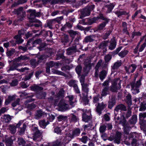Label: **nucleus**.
Listing matches in <instances>:
<instances>
[{"instance_id":"32","label":"nucleus","mask_w":146,"mask_h":146,"mask_svg":"<svg viewBox=\"0 0 146 146\" xmlns=\"http://www.w3.org/2000/svg\"><path fill=\"white\" fill-rule=\"evenodd\" d=\"M85 2V0L83 1V3L82 1L79 0H76V2L74 3V6H75L77 8L80 5H82V3H86Z\"/></svg>"},{"instance_id":"2","label":"nucleus","mask_w":146,"mask_h":146,"mask_svg":"<svg viewBox=\"0 0 146 146\" xmlns=\"http://www.w3.org/2000/svg\"><path fill=\"white\" fill-rule=\"evenodd\" d=\"M64 91L63 89H61L59 91L58 93L56 96L55 98H49V101L50 102L51 101L52 102H54V104H56V102L58 101V100L64 97Z\"/></svg>"},{"instance_id":"58","label":"nucleus","mask_w":146,"mask_h":146,"mask_svg":"<svg viewBox=\"0 0 146 146\" xmlns=\"http://www.w3.org/2000/svg\"><path fill=\"white\" fill-rule=\"evenodd\" d=\"M21 86L23 88H26L29 86V84H27L24 82H22L20 83Z\"/></svg>"},{"instance_id":"16","label":"nucleus","mask_w":146,"mask_h":146,"mask_svg":"<svg viewBox=\"0 0 146 146\" xmlns=\"http://www.w3.org/2000/svg\"><path fill=\"white\" fill-rule=\"evenodd\" d=\"M96 36L93 35L86 37L84 39V42L86 43L93 42L95 39Z\"/></svg>"},{"instance_id":"11","label":"nucleus","mask_w":146,"mask_h":146,"mask_svg":"<svg viewBox=\"0 0 146 146\" xmlns=\"http://www.w3.org/2000/svg\"><path fill=\"white\" fill-rule=\"evenodd\" d=\"M15 140V136H11L8 138H6L5 139L6 145L7 146H11L13 144V141Z\"/></svg>"},{"instance_id":"3","label":"nucleus","mask_w":146,"mask_h":146,"mask_svg":"<svg viewBox=\"0 0 146 146\" xmlns=\"http://www.w3.org/2000/svg\"><path fill=\"white\" fill-rule=\"evenodd\" d=\"M32 130L35 133L33 137V140L35 141H40L42 139L41 133L38 129L37 127H33Z\"/></svg>"},{"instance_id":"40","label":"nucleus","mask_w":146,"mask_h":146,"mask_svg":"<svg viewBox=\"0 0 146 146\" xmlns=\"http://www.w3.org/2000/svg\"><path fill=\"white\" fill-rule=\"evenodd\" d=\"M121 61H117L114 64L112 68L113 70L117 69L119 67L121 66Z\"/></svg>"},{"instance_id":"6","label":"nucleus","mask_w":146,"mask_h":146,"mask_svg":"<svg viewBox=\"0 0 146 146\" xmlns=\"http://www.w3.org/2000/svg\"><path fill=\"white\" fill-rule=\"evenodd\" d=\"M23 122V121L21 120L16 125H9L8 127V129L11 133L12 134H15L16 131V128L19 127Z\"/></svg>"},{"instance_id":"30","label":"nucleus","mask_w":146,"mask_h":146,"mask_svg":"<svg viewBox=\"0 0 146 146\" xmlns=\"http://www.w3.org/2000/svg\"><path fill=\"white\" fill-rule=\"evenodd\" d=\"M68 32L70 36L72 38H74L75 36L76 35H78V36L79 35L78 33L77 32L74 31L72 30H70L68 31Z\"/></svg>"},{"instance_id":"63","label":"nucleus","mask_w":146,"mask_h":146,"mask_svg":"<svg viewBox=\"0 0 146 146\" xmlns=\"http://www.w3.org/2000/svg\"><path fill=\"white\" fill-rule=\"evenodd\" d=\"M111 33V30H109L103 36V38L104 39H106L107 38L108 36L110 35Z\"/></svg>"},{"instance_id":"59","label":"nucleus","mask_w":146,"mask_h":146,"mask_svg":"<svg viewBox=\"0 0 146 146\" xmlns=\"http://www.w3.org/2000/svg\"><path fill=\"white\" fill-rule=\"evenodd\" d=\"M100 96L98 95L96 96H94L93 98V102L94 103H97L99 101V98Z\"/></svg>"},{"instance_id":"5","label":"nucleus","mask_w":146,"mask_h":146,"mask_svg":"<svg viewBox=\"0 0 146 146\" xmlns=\"http://www.w3.org/2000/svg\"><path fill=\"white\" fill-rule=\"evenodd\" d=\"M100 18L105 21L99 25L98 26L97 30H101L103 29L109 21L108 19L105 17L102 14H100Z\"/></svg>"},{"instance_id":"46","label":"nucleus","mask_w":146,"mask_h":146,"mask_svg":"<svg viewBox=\"0 0 146 146\" xmlns=\"http://www.w3.org/2000/svg\"><path fill=\"white\" fill-rule=\"evenodd\" d=\"M106 126L105 125H102L100 126L99 131L101 133H103L106 130Z\"/></svg>"},{"instance_id":"20","label":"nucleus","mask_w":146,"mask_h":146,"mask_svg":"<svg viewBox=\"0 0 146 146\" xmlns=\"http://www.w3.org/2000/svg\"><path fill=\"white\" fill-rule=\"evenodd\" d=\"M80 133V130L79 129L76 128L72 131V135L70 136L71 138H73L74 137L78 136Z\"/></svg>"},{"instance_id":"44","label":"nucleus","mask_w":146,"mask_h":146,"mask_svg":"<svg viewBox=\"0 0 146 146\" xmlns=\"http://www.w3.org/2000/svg\"><path fill=\"white\" fill-rule=\"evenodd\" d=\"M109 89L107 87H105L102 90V96H105L107 95L108 93Z\"/></svg>"},{"instance_id":"56","label":"nucleus","mask_w":146,"mask_h":146,"mask_svg":"<svg viewBox=\"0 0 146 146\" xmlns=\"http://www.w3.org/2000/svg\"><path fill=\"white\" fill-rule=\"evenodd\" d=\"M56 65V64L52 61H50L47 63V65L50 68Z\"/></svg>"},{"instance_id":"8","label":"nucleus","mask_w":146,"mask_h":146,"mask_svg":"<svg viewBox=\"0 0 146 146\" xmlns=\"http://www.w3.org/2000/svg\"><path fill=\"white\" fill-rule=\"evenodd\" d=\"M106 106L107 105L103 102L98 103L96 106V111L99 115H100L102 114V111L104 109Z\"/></svg>"},{"instance_id":"45","label":"nucleus","mask_w":146,"mask_h":146,"mask_svg":"<svg viewBox=\"0 0 146 146\" xmlns=\"http://www.w3.org/2000/svg\"><path fill=\"white\" fill-rule=\"evenodd\" d=\"M128 51L127 50H122L119 54V55L121 57H124L128 53Z\"/></svg>"},{"instance_id":"39","label":"nucleus","mask_w":146,"mask_h":146,"mask_svg":"<svg viewBox=\"0 0 146 146\" xmlns=\"http://www.w3.org/2000/svg\"><path fill=\"white\" fill-rule=\"evenodd\" d=\"M72 27V24L69 23H66V24L64 25L61 28V31H64L65 29H66V28H70Z\"/></svg>"},{"instance_id":"23","label":"nucleus","mask_w":146,"mask_h":146,"mask_svg":"<svg viewBox=\"0 0 146 146\" xmlns=\"http://www.w3.org/2000/svg\"><path fill=\"white\" fill-rule=\"evenodd\" d=\"M91 119V117L90 115H88L85 113H84L82 115V120L85 122H87Z\"/></svg>"},{"instance_id":"50","label":"nucleus","mask_w":146,"mask_h":146,"mask_svg":"<svg viewBox=\"0 0 146 146\" xmlns=\"http://www.w3.org/2000/svg\"><path fill=\"white\" fill-rule=\"evenodd\" d=\"M63 19V17L61 16L53 19V20L54 21L55 23H57L59 24H60L61 23V21Z\"/></svg>"},{"instance_id":"35","label":"nucleus","mask_w":146,"mask_h":146,"mask_svg":"<svg viewBox=\"0 0 146 146\" xmlns=\"http://www.w3.org/2000/svg\"><path fill=\"white\" fill-rule=\"evenodd\" d=\"M68 85L70 87H73V88L77 86V81L74 80H71L69 81Z\"/></svg>"},{"instance_id":"15","label":"nucleus","mask_w":146,"mask_h":146,"mask_svg":"<svg viewBox=\"0 0 146 146\" xmlns=\"http://www.w3.org/2000/svg\"><path fill=\"white\" fill-rule=\"evenodd\" d=\"M11 119V117L9 115H5L1 117V120L4 123H8L10 122Z\"/></svg>"},{"instance_id":"51","label":"nucleus","mask_w":146,"mask_h":146,"mask_svg":"<svg viewBox=\"0 0 146 146\" xmlns=\"http://www.w3.org/2000/svg\"><path fill=\"white\" fill-rule=\"evenodd\" d=\"M18 142L19 145H21L23 146H25V142L22 138H19Z\"/></svg>"},{"instance_id":"26","label":"nucleus","mask_w":146,"mask_h":146,"mask_svg":"<svg viewBox=\"0 0 146 146\" xmlns=\"http://www.w3.org/2000/svg\"><path fill=\"white\" fill-rule=\"evenodd\" d=\"M44 113L41 110L37 111L35 115V116L36 119H39L40 117H42Z\"/></svg>"},{"instance_id":"52","label":"nucleus","mask_w":146,"mask_h":146,"mask_svg":"<svg viewBox=\"0 0 146 146\" xmlns=\"http://www.w3.org/2000/svg\"><path fill=\"white\" fill-rule=\"evenodd\" d=\"M92 125V123H90L87 125H84V130H89L91 129Z\"/></svg>"},{"instance_id":"17","label":"nucleus","mask_w":146,"mask_h":146,"mask_svg":"<svg viewBox=\"0 0 146 146\" xmlns=\"http://www.w3.org/2000/svg\"><path fill=\"white\" fill-rule=\"evenodd\" d=\"M109 41L108 40L104 41L102 42L99 45L98 47L100 48L106 50V47L108 45Z\"/></svg>"},{"instance_id":"48","label":"nucleus","mask_w":146,"mask_h":146,"mask_svg":"<svg viewBox=\"0 0 146 146\" xmlns=\"http://www.w3.org/2000/svg\"><path fill=\"white\" fill-rule=\"evenodd\" d=\"M88 139V137L86 136H83L80 139V141L84 143H86Z\"/></svg>"},{"instance_id":"42","label":"nucleus","mask_w":146,"mask_h":146,"mask_svg":"<svg viewBox=\"0 0 146 146\" xmlns=\"http://www.w3.org/2000/svg\"><path fill=\"white\" fill-rule=\"evenodd\" d=\"M99 19H100V17L99 18H93L91 19H89L88 24L90 25H91L92 23L96 22Z\"/></svg>"},{"instance_id":"54","label":"nucleus","mask_w":146,"mask_h":146,"mask_svg":"<svg viewBox=\"0 0 146 146\" xmlns=\"http://www.w3.org/2000/svg\"><path fill=\"white\" fill-rule=\"evenodd\" d=\"M54 23H55L53 19L50 20L47 22V25L51 29L52 28V24Z\"/></svg>"},{"instance_id":"38","label":"nucleus","mask_w":146,"mask_h":146,"mask_svg":"<svg viewBox=\"0 0 146 146\" xmlns=\"http://www.w3.org/2000/svg\"><path fill=\"white\" fill-rule=\"evenodd\" d=\"M146 103L145 102L141 103L139 110L140 111H143L146 110Z\"/></svg>"},{"instance_id":"18","label":"nucleus","mask_w":146,"mask_h":146,"mask_svg":"<svg viewBox=\"0 0 146 146\" xmlns=\"http://www.w3.org/2000/svg\"><path fill=\"white\" fill-rule=\"evenodd\" d=\"M40 126L43 128H45L46 125L49 124L48 121H46L45 120H40L38 122Z\"/></svg>"},{"instance_id":"37","label":"nucleus","mask_w":146,"mask_h":146,"mask_svg":"<svg viewBox=\"0 0 146 146\" xmlns=\"http://www.w3.org/2000/svg\"><path fill=\"white\" fill-rule=\"evenodd\" d=\"M137 120V116L136 115H134L130 120V122L131 124H135L136 123Z\"/></svg>"},{"instance_id":"12","label":"nucleus","mask_w":146,"mask_h":146,"mask_svg":"<svg viewBox=\"0 0 146 146\" xmlns=\"http://www.w3.org/2000/svg\"><path fill=\"white\" fill-rule=\"evenodd\" d=\"M90 14V10L88 9L87 8H85L81 11V15L80 18V19H82L85 16H89Z\"/></svg>"},{"instance_id":"47","label":"nucleus","mask_w":146,"mask_h":146,"mask_svg":"<svg viewBox=\"0 0 146 146\" xmlns=\"http://www.w3.org/2000/svg\"><path fill=\"white\" fill-rule=\"evenodd\" d=\"M114 7V5L113 3H111L110 5L107 6L108 10L107 11L108 13L110 12L113 9Z\"/></svg>"},{"instance_id":"10","label":"nucleus","mask_w":146,"mask_h":146,"mask_svg":"<svg viewBox=\"0 0 146 146\" xmlns=\"http://www.w3.org/2000/svg\"><path fill=\"white\" fill-rule=\"evenodd\" d=\"M63 143L60 139H57L56 140L53 142L52 144L50 145L48 144L45 146H62ZM40 146H43V145H41Z\"/></svg>"},{"instance_id":"36","label":"nucleus","mask_w":146,"mask_h":146,"mask_svg":"<svg viewBox=\"0 0 146 146\" xmlns=\"http://www.w3.org/2000/svg\"><path fill=\"white\" fill-rule=\"evenodd\" d=\"M126 102L129 105H131L132 104L131 96L130 94H128L126 97Z\"/></svg>"},{"instance_id":"29","label":"nucleus","mask_w":146,"mask_h":146,"mask_svg":"<svg viewBox=\"0 0 146 146\" xmlns=\"http://www.w3.org/2000/svg\"><path fill=\"white\" fill-rule=\"evenodd\" d=\"M26 125L25 123H24L23 125V126L21 127L20 130L19 131V134L20 135H21L24 134V133L26 129Z\"/></svg>"},{"instance_id":"24","label":"nucleus","mask_w":146,"mask_h":146,"mask_svg":"<svg viewBox=\"0 0 146 146\" xmlns=\"http://www.w3.org/2000/svg\"><path fill=\"white\" fill-rule=\"evenodd\" d=\"M29 59V57L26 55L23 56L21 55L18 57L17 59V61L18 62L21 61L22 60H25Z\"/></svg>"},{"instance_id":"27","label":"nucleus","mask_w":146,"mask_h":146,"mask_svg":"<svg viewBox=\"0 0 146 146\" xmlns=\"http://www.w3.org/2000/svg\"><path fill=\"white\" fill-rule=\"evenodd\" d=\"M59 105L61 108L64 110H66L68 109V104H66L64 102H63L62 104H61V102H60L59 104Z\"/></svg>"},{"instance_id":"13","label":"nucleus","mask_w":146,"mask_h":146,"mask_svg":"<svg viewBox=\"0 0 146 146\" xmlns=\"http://www.w3.org/2000/svg\"><path fill=\"white\" fill-rule=\"evenodd\" d=\"M121 135V132L118 131L116 132L114 138V142L115 143L118 144L120 143Z\"/></svg>"},{"instance_id":"53","label":"nucleus","mask_w":146,"mask_h":146,"mask_svg":"<svg viewBox=\"0 0 146 146\" xmlns=\"http://www.w3.org/2000/svg\"><path fill=\"white\" fill-rule=\"evenodd\" d=\"M15 52V50L13 49H12L11 50L7 51L6 52V54L9 56H10L13 54Z\"/></svg>"},{"instance_id":"19","label":"nucleus","mask_w":146,"mask_h":146,"mask_svg":"<svg viewBox=\"0 0 146 146\" xmlns=\"http://www.w3.org/2000/svg\"><path fill=\"white\" fill-rule=\"evenodd\" d=\"M110 45L109 48L110 50H113L115 48L116 45V42L114 40H111L110 42Z\"/></svg>"},{"instance_id":"7","label":"nucleus","mask_w":146,"mask_h":146,"mask_svg":"<svg viewBox=\"0 0 146 146\" xmlns=\"http://www.w3.org/2000/svg\"><path fill=\"white\" fill-rule=\"evenodd\" d=\"M25 33L23 30H19L18 32L17 35L14 36V38L17 40V42L19 44L22 43L23 41V40L21 38V36L23 35Z\"/></svg>"},{"instance_id":"62","label":"nucleus","mask_w":146,"mask_h":146,"mask_svg":"<svg viewBox=\"0 0 146 146\" xmlns=\"http://www.w3.org/2000/svg\"><path fill=\"white\" fill-rule=\"evenodd\" d=\"M19 101L20 99L19 98L17 99L15 101L12 103V106L15 107L17 105H19Z\"/></svg>"},{"instance_id":"33","label":"nucleus","mask_w":146,"mask_h":146,"mask_svg":"<svg viewBox=\"0 0 146 146\" xmlns=\"http://www.w3.org/2000/svg\"><path fill=\"white\" fill-rule=\"evenodd\" d=\"M31 89L34 91H40L43 90V88L38 86H34L31 87Z\"/></svg>"},{"instance_id":"9","label":"nucleus","mask_w":146,"mask_h":146,"mask_svg":"<svg viewBox=\"0 0 146 146\" xmlns=\"http://www.w3.org/2000/svg\"><path fill=\"white\" fill-rule=\"evenodd\" d=\"M136 68V65L135 64H133L130 66L125 67V68L126 72L128 74H129L131 73H133Z\"/></svg>"},{"instance_id":"55","label":"nucleus","mask_w":146,"mask_h":146,"mask_svg":"<svg viewBox=\"0 0 146 146\" xmlns=\"http://www.w3.org/2000/svg\"><path fill=\"white\" fill-rule=\"evenodd\" d=\"M140 120H142L146 117V112L141 113L139 114Z\"/></svg>"},{"instance_id":"61","label":"nucleus","mask_w":146,"mask_h":146,"mask_svg":"<svg viewBox=\"0 0 146 146\" xmlns=\"http://www.w3.org/2000/svg\"><path fill=\"white\" fill-rule=\"evenodd\" d=\"M111 55L107 54L105 56L104 59L106 62H107L111 60Z\"/></svg>"},{"instance_id":"60","label":"nucleus","mask_w":146,"mask_h":146,"mask_svg":"<svg viewBox=\"0 0 146 146\" xmlns=\"http://www.w3.org/2000/svg\"><path fill=\"white\" fill-rule=\"evenodd\" d=\"M73 88L74 91L76 94H80V92L77 85ZM80 95H81L80 94Z\"/></svg>"},{"instance_id":"64","label":"nucleus","mask_w":146,"mask_h":146,"mask_svg":"<svg viewBox=\"0 0 146 146\" xmlns=\"http://www.w3.org/2000/svg\"><path fill=\"white\" fill-rule=\"evenodd\" d=\"M82 69V68L81 66H77L76 68V72L78 74H80L81 71Z\"/></svg>"},{"instance_id":"25","label":"nucleus","mask_w":146,"mask_h":146,"mask_svg":"<svg viewBox=\"0 0 146 146\" xmlns=\"http://www.w3.org/2000/svg\"><path fill=\"white\" fill-rule=\"evenodd\" d=\"M122 26L123 28V32L125 33L128 35H129V33L127 30V24L126 22H123L122 23Z\"/></svg>"},{"instance_id":"4","label":"nucleus","mask_w":146,"mask_h":146,"mask_svg":"<svg viewBox=\"0 0 146 146\" xmlns=\"http://www.w3.org/2000/svg\"><path fill=\"white\" fill-rule=\"evenodd\" d=\"M119 80V79L118 78L112 84L110 89V90L112 92H116L118 89H120L121 88V80H119V82L117 83Z\"/></svg>"},{"instance_id":"43","label":"nucleus","mask_w":146,"mask_h":146,"mask_svg":"<svg viewBox=\"0 0 146 146\" xmlns=\"http://www.w3.org/2000/svg\"><path fill=\"white\" fill-rule=\"evenodd\" d=\"M52 72L54 74L64 76L65 74L63 72L57 70L52 69Z\"/></svg>"},{"instance_id":"1","label":"nucleus","mask_w":146,"mask_h":146,"mask_svg":"<svg viewBox=\"0 0 146 146\" xmlns=\"http://www.w3.org/2000/svg\"><path fill=\"white\" fill-rule=\"evenodd\" d=\"M141 78L137 81L136 83H131V91L133 94H135L139 92V88L141 85Z\"/></svg>"},{"instance_id":"31","label":"nucleus","mask_w":146,"mask_h":146,"mask_svg":"<svg viewBox=\"0 0 146 146\" xmlns=\"http://www.w3.org/2000/svg\"><path fill=\"white\" fill-rule=\"evenodd\" d=\"M115 13L117 15L118 17H119L123 15H128L129 13H127L125 11H117L115 12Z\"/></svg>"},{"instance_id":"28","label":"nucleus","mask_w":146,"mask_h":146,"mask_svg":"<svg viewBox=\"0 0 146 146\" xmlns=\"http://www.w3.org/2000/svg\"><path fill=\"white\" fill-rule=\"evenodd\" d=\"M76 49V46H73L72 47H70L67 50V53L68 55H69L72 54Z\"/></svg>"},{"instance_id":"14","label":"nucleus","mask_w":146,"mask_h":146,"mask_svg":"<svg viewBox=\"0 0 146 146\" xmlns=\"http://www.w3.org/2000/svg\"><path fill=\"white\" fill-rule=\"evenodd\" d=\"M31 101L32 99H30L28 101H25L24 103L25 107L30 110H32L36 107V105L32 103L30 104H28L29 102H31Z\"/></svg>"},{"instance_id":"21","label":"nucleus","mask_w":146,"mask_h":146,"mask_svg":"<svg viewBox=\"0 0 146 146\" xmlns=\"http://www.w3.org/2000/svg\"><path fill=\"white\" fill-rule=\"evenodd\" d=\"M119 110L126 111V107L123 104H120L117 106L115 109V111H118Z\"/></svg>"},{"instance_id":"49","label":"nucleus","mask_w":146,"mask_h":146,"mask_svg":"<svg viewBox=\"0 0 146 146\" xmlns=\"http://www.w3.org/2000/svg\"><path fill=\"white\" fill-rule=\"evenodd\" d=\"M46 95V94L45 92H40V94H37L36 96L38 98L42 99V98H44L45 97Z\"/></svg>"},{"instance_id":"22","label":"nucleus","mask_w":146,"mask_h":146,"mask_svg":"<svg viewBox=\"0 0 146 146\" xmlns=\"http://www.w3.org/2000/svg\"><path fill=\"white\" fill-rule=\"evenodd\" d=\"M107 72L104 70H103L100 73L99 77L102 81H103L105 79L107 75Z\"/></svg>"},{"instance_id":"41","label":"nucleus","mask_w":146,"mask_h":146,"mask_svg":"<svg viewBox=\"0 0 146 146\" xmlns=\"http://www.w3.org/2000/svg\"><path fill=\"white\" fill-rule=\"evenodd\" d=\"M19 66V64H14L11 66L10 67L9 69L7 70L8 72L11 70H14L16 69V68Z\"/></svg>"},{"instance_id":"57","label":"nucleus","mask_w":146,"mask_h":146,"mask_svg":"<svg viewBox=\"0 0 146 146\" xmlns=\"http://www.w3.org/2000/svg\"><path fill=\"white\" fill-rule=\"evenodd\" d=\"M102 60H100L98 62L97 64L96 65L95 68L96 69L98 70L99 68L100 67L102 63Z\"/></svg>"},{"instance_id":"34","label":"nucleus","mask_w":146,"mask_h":146,"mask_svg":"<svg viewBox=\"0 0 146 146\" xmlns=\"http://www.w3.org/2000/svg\"><path fill=\"white\" fill-rule=\"evenodd\" d=\"M82 90L85 93V95L87 96V94L88 92V85L87 84L82 85Z\"/></svg>"}]
</instances>
